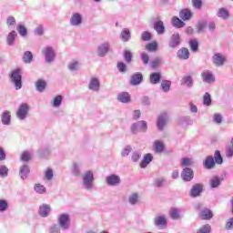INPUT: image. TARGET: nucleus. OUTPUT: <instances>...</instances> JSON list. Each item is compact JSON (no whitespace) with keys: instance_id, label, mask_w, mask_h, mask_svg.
<instances>
[{"instance_id":"nucleus-42","label":"nucleus","mask_w":233,"mask_h":233,"mask_svg":"<svg viewBox=\"0 0 233 233\" xmlns=\"http://www.w3.org/2000/svg\"><path fill=\"white\" fill-rule=\"evenodd\" d=\"M34 190L36 194H46V187L40 183L35 184Z\"/></svg>"},{"instance_id":"nucleus-64","label":"nucleus","mask_w":233,"mask_h":233,"mask_svg":"<svg viewBox=\"0 0 233 233\" xmlns=\"http://www.w3.org/2000/svg\"><path fill=\"white\" fill-rule=\"evenodd\" d=\"M6 25H7V26H15V25H16L15 17L8 16L6 18Z\"/></svg>"},{"instance_id":"nucleus-3","label":"nucleus","mask_w":233,"mask_h":233,"mask_svg":"<svg viewBox=\"0 0 233 233\" xmlns=\"http://www.w3.org/2000/svg\"><path fill=\"white\" fill-rule=\"evenodd\" d=\"M83 187L86 190L94 188V172L86 171L83 177Z\"/></svg>"},{"instance_id":"nucleus-19","label":"nucleus","mask_w":233,"mask_h":233,"mask_svg":"<svg viewBox=\"0 0 233 233\" xmlns=\"http://www.w3.org/2000/svg\"><path fill=\"white\" fill-rule=\"evenodd\" d=\"M52 212V208L48 204H43L39 207L38 214L41 218H48Z\"/></svg>"},{"instance_id":"nucleus-22","label":"nucleus","mask_w":233,"mask_h":233,"mask_svg":"<svg viewBox=\"0 0 233 233\" xmlns=\"http://www.w3.org/2000/svg\"><path fill=\"white\" fill-rule=\"evenodd\" d=\"M178 15L182 21H190L192 19V11L188 8L181 9Z\"/></svg>"},{"instance_id":"nucleus-55","label":"nucleus","mask_w":233,"mask_h":233,"mask_svg":"<svg viewBox=\"0 0 233 233\" xmlns=\"http://www.w3.org/2000/svg\"><path fill=\"white\" fill-rule=\"evenodd\" d=\"M61 103H63V96H56L53 100V106H55V108H57V106H61Z\"/></svg>"},{"instance_id":"nucleus-25","label":"nucleus","mask_w":233,"mask_h":233,"mask_svg":"<svg viewBox=\"0 0 233 233\" xmlns=\"http://www.w3.org/2000/svg\"><path fill=\"white\" fill-rule=\"evenodd\" d=\"M203 167L204 168H206V170H212V168L216 167V161L214 160V157H207L206 159L203 161Z\"/></svg>"},{"instance_id":"nucleus-15","label":"nucleus","mask_w":233,"mask_h":233,"mask_svg":"<svg viewBox=\"0 0 233 233\" xmlns=\"http://www.w3.org/2000/svg\"><path fill=\"white\" fill-rule=\"evenodd\" d=\"M203 184H195L189 191V196L191 198H199L203 192Z\"/></svg>"},{"instance_id":"nucleus-60","label":"nucleus","mask_w":233,"mask_h":233,"mask_svg":"<svg viewBox=\"0 0 233 233\" xmlns=\"http://www.w3.org/2000/svg\"><path fill=\"white\" fill-rule=\"evenodd\" d=\"M35 35H43L45 34V27L43 25H39L35 30H34Z\"/></svg>"},{"instance_id":"nucleus-18","label":"nucleus","mask_w":233,"mask_h":233,"mask_svg":"<svg viewBox=\"0 0 233 233\" xmlns=\"http://www.w3.org/2000/svg\"><path fill=\"white\" fill-rule=\"evenodd\" d=\"M30 175V166L24 164L19 168V176L22 181L28 179V176Z\"/></svg>"},{"instance_id":"nucleus-50","label":"nucleus","mask_w":233,"mask_h":233,"mask_svg":"<svg viewBox=\"0 0 233 233\" xmlns=\"http://www.w3.org/2000/svg\"><path fill=\"white\" fill-rule=\"evenodd\" d=\"M21 161H24V163H28L30 159H32V154L28 151H24L20 157Z\"/></svg>"},{"instance_id":"nucleus-20","label":"nucleus","mask_w":233,"mask_h":233,"mask_svg":"<svg viewBox=\"0 0 233 233\" xmlns=\"http://www.w3.org/2000/svg\"><path fill=\"white\" fill-rule=\"evenodd\" d=\"M1 121L2 125H5V127H10V125H12V115L10 114V111L5 110L2 113Z\"/></svg>"},{"instance_id":"nucleus-1","label":"nucleus","mask_w":233,"mask_h":233,"mask_svg":"<svg viewBox=\"0 0 233 233\" xmlns=\"http://www.w3.org/2000/svg\"><path fill=\"white\" fill-rule=\"evenodd\" d=\"M9 77L10 83L15 86V90H21L23 88V71L20 68L14 69Z\"/></svg>"},{"instance_id":"nucleus-47","label":"nucleus","mask_w":233,"mask_h":233,"mask_svg":"<svg viewBox=\"0 0 233 233\" xmlns=\"http://www.w3.org/2000/svg\"><path fill=\"white\" fill-rule=\"evenodd\" d=\"M189 47L192 52H198L199 49V42L197 39L189 40Z\"/></svg>"},{"instance_id":"nucleus-40","label":"nucleus","mask_w":233,"mask_h":233,"mask_svg":"<svg viewBox=\"0 0 233 233\" xmlns=\"http://www.w3.org/2000/svg\"><path fill=\"white\" fill-rule=\"evenodd\" d=\"M170 86H172V82L170 80H163L161 82L160 87L165 94L170 92Z\"/></svg>"},{"instance_id":"nucleus-6","label":"nucleus","mask_w":233,"mask_h":233,"mask_svg":"<svg viewBox=\"0 0 233 233\" xmlns=\"http://www.w3.org/2000/svg\"><path fill=\"white\" fill-rule=\"evenodd\" d=\"M153 225H155V227H157V228H159L160 230H163V228H167V225H168L167 217L165 215L155 217L153 219Z\"/></svg>"},{"instance_id":"nucleus-10","label":"nucleus","mask_w":233,"mask_h":233,"mask_svg":"<svg viewBox=\"0 0 233 233\" xmlns=\"http://www.w3.org/2000/svg\"><path fill=\"white\" fill-rule=\"evenodd\" d=\"M110 52V42H103L97 46L98 57H105Z\"/></svg>"},{"instance_id":"nucleus-8","label":"nucleus","mask_w":233,"mask_h":233,"mask_svg":"<svg viewBox=\"0 0 233 233\" xmlns=\"http://www.w3.org/2000/svg\"><path fill=\"white\" fill-rule=\"evenodd\" d=\"M167 119L168 115L167 114V112H163L158 116L157 120V127L159 132H163V130L165 129V126L167 125Z\"/></svg>"},{"instance_id":"nucleus-28","label":"nucleus","mask_w":233,"mask_h":233,"mask_svg":"<svg viewBox=\"0 0 233 233\" xmlns=\"http://www.w3.org/2000/svg\"><path fill=\"white\" fill-rule=\"evenodd\" d=\"M154 30L158 35H163L165 34V23L161 20L156 21L154 23Z\"/></svg>"},{"instance_id":"nucleus-23","label":"nucleus","mask_w":233,"mask_h":233,"mask_svg":"<svg viewBox=\"0 0 233 233\" xmlns=\"http://www.w3.org/2000/svg\"><path fill=\"white\" fill-rule=\"evenodd\" d=\"M177 57L181 61H187L190 57V51L187 47H182L177 52Z\"/></svg>"},{"instance_id":"nucleus-33","label":"nucleus","mask_w":233,"mask_h":233,"mask_svg":"<svg viewBox=\"0 0 233 233\" xmlns=\"http://www.w3.org/2000/svg\"><path fill=\"white\" fill-rule=\"evenodd\" d=\"M217 15L223 19L224 21H227L230 17V13L228 10H227L225 7L219 8L217 12Z\"/></svg>"},{"instance_id":"nucleus-7","label":"nucleus","mask_w":233,"mask_h":233,"mask_svg":"<svg viewBox=\"0 0 233 233\" xmlns=\"http://www.w3.org/2000/svg\"><path fill=\"white\" fill-rule=\"evenodd\" d=\"M46 57V63H53L56 60V51H54V47L46 46L43 51Z\"/></svg>"},{"instance_id":"nucleus-9","label":"nucleus","mask_w":233,"mask_h":233,"mask_svg":"<svg viewBox=\"0 0 233 233\" xmlns=\"http://www.w3.org/2000/svg\"><path fill=\"white\" fill-rule=\"evenodd\" d=\"M106 183L108 187H117V185H121V177L116 174H111L106 177Z\"/></svg>"},{"instance_id":"nucleus-2","label":"nucleus","mask_w":233,"mask_h":233,"mask_svg":"<svg viewBox=\"0 0 233 233\" xmlns=\"http://www.w3.org/2000/svg\"><path fill=\"white\" fill-rule=\"evenodd\" d=\"M30 112V105L26 103H22L18 106V109L16 111V117L20 121H25L26 117H28V113Z\"/></svg>"},{"instance_id":"nucleus-48","label":"nucleus","mask_w":233,"mask_h":233,"mask_svg":"<svg viewBox=\"0 0 233 233\" xmlns=\"http://www.w3.org/2000/svg\"><path fill=\"white\" fill-rule=\"evenodd\" d=\"M169 216L171 219H177L180 217V211L179 209L173 208L169 211Z\"/></svg>"},{"instance_id":"nucleus-58","label":"nucleus","mask_w":233,"mask_h":233,"mask_svg":"<svg viewBox=\"0 0 233 233\" xmlns=\"http://www.w3.org/2000/svg\"><path fill=\"white\" fill-rule=\"evenodd\" d=\"M8 177V167L5 165L0 166V177Z\"/></svg>"},{"instance_id":"nucleus-54","label":"nucleus","mask_w":233,"mask_h":233,"mask_svg":"<svg viewBox=\"0 0 233 233\" xmlns=\"http://www.w3.org/2000/svg\"><path fill=\"white\" fill-rule=\"evenodd\" d=\"M165 183H167V179H165L164 177L156 178L155 187H157V188H161L164 187Z\"/></svg>"},{"instance_id":"nucleus-35","label":"nucleus","mask_w":233,"mask_h":233,"mask_svg":"<svg viewBox=\"0 0 233 233\" xmlns=\"http://www.w3.org/2000/svg\"><path fill=\"white\" fill-rule=\"evenodd\" d=\"M46 81L43 80V79H38L35 82V88H36V92H39L40 94H43L44 90H46Z\"/></svg>"},{"instance_id":"nucleus-61","label":"nucleus","mask_w":233,"mask_h":233,"mask_svg":"<svg viewBox=\"0 0 233 233\" xmlns=\"http://www.w3.org/2000/svg\"><path fill=\"white\" fill-rule=\"evenodd\" d=\"M132 57H133L132 52H130L128 50L124 51V59H125L126 62L131 63L132 62Z\"/></svg>"},{"instance_id":"nucleus-31","label":"nucleus","mask_w":233,"mask_h":233,"mask_svg":"<svg viewBox=\"0 0 233 233\" xmlns=\"http://www.w3.org/2000/svg\"><path fill=\"white\" fill-rule=\"evenodd\" d=\"M83 165L81 163L74 162L71 167V172L73 176L78 177V176H81V167Z\"/></svg>"},{"instance_id":"nucleus-26","label":"nucleus","mask_w":233,"mask_h":233,"mask_svg":"<svg viewBox=\"0 0 233 233\" xmlns=\"http://www.w3.org/2000/svg\"><path fill=\"white\" fill-rule=\"evenodd\" d=\"M163 57L161 56H156L153 60L149 62L150 68H153V70H156V68H159L160 66H163Z\"/></svg>"},{"instance_id":"nucleus-52","label":"nucleus","mask_w":233,"mask_h":233,"mask_svg":"<svg viewBox=\"0 0 233 233\" xmlns=\"http://www.w3.org/2000/svg\"><path fill=\"white\" fill-rule=\"evenodd\" d=\"M212 230V227L209 224H206L202 226L197 233H210Z\"/></svg>"},{"instance_id":"nucleus-12","label":"nucleus","mask_w":233,"mask_h":233,"mask_svg":"<svg viewBox=\"0 0 233 233\" xmlns=\"http://www.w3.org/2000/svg\"><path fill=\"white\" fill-rule=\"evenodd\" d=\"M130 85L132 86H139L143 83V74L141 72H137L131 76Z\"/></svg>"},{"instance_id":"nucleus-30","label":"nucleus","mask_w":233,"mask_h":233,"mask_svg":"<svg viewBox=\"0 0 233 233\" xmlns=\"http://www.w3.org/2000/svg\"><path fill=\"white\" fill-rule=\"evenodd\" d=\"M171 25L172 26H174V28H184L185 26V22L180 19L179 17L177 16H173L171 18Z\"/></svg>"},{"instance_id":"nucleus-51","label":"nucleus","mask_w":233,"mask_h":233,"mask_svg":"<svg viewBox=\"0 0 233 233\" xmlns=\"http://www.w3.org/2000/svg\"><path fill=\"white\" fill-rule=\"evenodd\" d=\"M8 210V201L6 199H0V213Z\"/></svg>"},{"instance_id":"nucleus-63","label":"nucleus","mask_w":233,"mask_h":233,"mask_svg":"<svg viewBox=\"0 0 233 233\" xmlns=\"http://www.w3.org/2000/svg\"><path fill=\"white\" fill-rule=\"evenodd\" d=\"M141 39L142 41H150V39H152V34L148 31H145L142 33Z\"/></svg>"},{"instance_id":"nucleus-46","label":"nucleus","mask_w":233,"mask_h":233,"mask_svg":"<svg viewBox=\"0 0 233 233\" xmlns=\"http://www.w3.org/2000/svg\"><path fill=\"white\" fill-rule=\"evenodd\" d=\"M213 159L217 165H223V157L221 156V152L219 150L215 151Z\"/></svg>"},{"instance_id":"nucleus-57","label":"nucleus","mask_w":233,"mask_h":233,"mask_svg":"<svg viewBox=\"0 0 233 233\" xmlns=\"http://www.w3.org/2000/svg\"><path fill=\"white\" fill-rule=\"evenodd\" d=\"M45 177L47 181H52L54 177V170L52 168H47L45 172Z\"/></svg>"},{"instance_id":"nucleus-41","label":"nucleus","mask_w":233,"mask_h":233,"mask_svg":"<svg viewBox=\"0 0 233 233\" xmlns=\"http://www.w3.org/2000/svg\"><path fill=\"white\" fill-rule=\"evenodd\" d=\"M16 31L18 32L19 35H21V37H26V35H28V29L26 26H25V25H17Z\"/></svg>"},{"instance_id":"nucleus-44","label":"nucleus","mask_w":233,"mask_h":233,"mask_svg":"<svg viewBox=\"0 0 233 233\" xmlns=\"http://www.w3.org/2000/svg\"><path fill=\"white\" fill-rule=\"evenodd\" d=\"M157 42L154 41L146 45V50H147V52H157Z\"/></svg>"},{"instance_id":"nucleus-56","label":"nucleus","mask_w":233,"mask_h":233,"mask_svg":"<svg viewBox=\"0 0 233 233\" xmlns=\"http://www.w3.org/2000/svg\"><path fill=\"white\" fill-rule=\"evenodd\" d=\"M131 159L133 163H137L141 159V152L134 151L131 155Z\"/></svg>"},{"instance_id":"nucleus-45","label":"nucleus","mask_w":233,"mask_h":233,"mask_svg":"<svg viewBox=\"0 0 233 233\" xmlns=\"http://www.w3.org/2000/svg\"><path fill=\"white\" fill-rule=\"evenodd\" d=\"M128 202L131 205H137L139 203V194L137 193H133L128 197Z\"/></svg>"},{"instance_id":"nucleus-59","label":"nucleus","mask_w":233,"mask_h":233,"mask_svg":"<svg viewBox=\"0 0 233 233\" xmlns=\"http://www.w3.org/2000/svg\"><path fill=\"white\" fill-rule=\"evenodd\" d=\"M49 233H61V228L57 224H53L49 227Z\"/></svg>"},{"instance_id":"nucleus-5","label":"nucleus","mask_w":233,"mask_h":233,"mask_svg":"<svg viewBox=\"0 0 233 233\" xmlns=\"http://www.w3.org/2000/svg\"><path fill=\"white\" fill-rule=\"evenodd\" d=\"M58 225L62 230H68L70 228V216L68 214H61L58 217Z\"/></svg>"},{"instance_id":"nucleus-24","label":"nucleus","mask_w":233,"mask_h":233,"mask_svg":"<svg viewBox=\"0 0 233 233\" xmlns=\"http://www.w3.org/2000/svg\"><path fill=\"white\" fill-rule=\"evenodd\" d=\"M181 86H187V88H192L194 86V78L191 76H184L180 80Z\"/></svg>"},{"instance_id":"nucleus-4","label":"nucleus","mask_w":233,"mask_h":233,"mask_svg":"<svg viewBox=\"0 0 233 233\" xmlns=\"http://www.w3.org/2000/svg\"><path fill=\"white\" fill-rule=\"evenodd\" d=\"M148 126L147 121L141 120L137 121L131 126L132 134H138V132H147Z\"/></svg>"},{"instance_id":"nucleus-21","label":"nucleus","mask_w":233,"mask_h":233,"mask_svg":"<svg viewBox=\"0 0 233 233\" xmlns=\"http://www.w3.org/2000/svg\"><path fill=\"white\" fill-rule=\"evenodd\" d=\"M212 61L217 66H223L225 61H227V57L219 53H216L212 57Z\"/></svg>"},{"instance_id":"nucleus-13","label":"nucleus","mask_w":233,"mask_h":233,"mask_svg":"<svg viewBox=\"0 0 233 233\" xmlns=\"http://www.w3.org/2000/svg\"><path fill=\"white\" fill-rule=\"evenodd\" d=\"M183 181L189 182L194 179V170L190 167H185L181 172Z\"/></svg>"},{"instance_id":"nucleus-38","label":"nucleus","mask_w":233,"mask_h":233,"mask_svg":"<svg viewBox=\"0 0 233 233\" xmlns=\"http://www.w3.org/2000/svg\"><path fill=\"white\" fill-rule=\"evenodd\" d=\"M200 216L202 218V219H212V218H214V213H212V210L205 208L204 209L201 210L200 212Z\"/></svg>"},{"instance_id":"nucleus-62","label":"nucleus","mask_w":233,"mask_h":233,"mask_svg":"<svg viewBox=\"0 0 233 233\" xmlns=\"http://www.w3.org/2000/svg\"><path fill=\"white\" fill-rule=\"evenodd\" d=\"M180 123H182V125H192L193 121L192 118H190V116H182L180 117Z\"/></svg>"},{"instance_id":"nucleus-29","label":"nucleus","mask_w":233,"mask_h":233,"mask_svg":"<svg viewBox=\"0 0 233 233\" xmlns=\"http://www.w3.org/2000/svg\"><path fill=\"white\" fill-rule=\"evenodd\" d=\"M15 37H17V32H15V30L8 33L6 36L7 46H14V45H15Z\"/></svg>"},{"instance_id":"nucleus-43","label":"nucleus","mask_w":233,"mask_h":233,"mask_svg":"<svg viewBox=\"0 0 233 233\" xmlns=\"http://www.w3.org/2000/svg\"><path fill=\"white\" fill-rule=\"evenodd\" d=\"M24 63L30 64L34 61V55L30 51H25L23 56Z\"/></svg>"},{"instance_id":"nucleus-37","label":"nucleus","mask_w":233,"mask_h":233,"mask_svg":"<svg viewBox=\"0 0 233 233\" xmlns=\"http://www.w3.org/2000/svg\"><path fill=\"white\" fill-rule=\"evenodd\" d=\"M151 85H157L161 81V73L160 72H154L150 74L149 76Z\"/></svg>"},{"instance_id":"nucleus-27","label":"nucleus","mask_w":233,"mask_h":233,"mask_svg":"<svg viewBox=\"0 0 233 233\" xmlns=\"http://www.w3.org/2000/svg\"><path fill=\"white\" fill-rule=\"evenodd\" d=\"M154 160V156L152 154L147 153L144 155L143 160L140 163V168H147L150 163Z\"/></svg>"},{"instance_id":"nucleus-39","label":"nucleus","mask_w":233,"mask_h":233,"mask_svg":"<svg viewBox=\"0 0 233 233\" xmlns=\"http://www.w3.org/2000/svg\"><path fill=\"white\" fill-rule=\"evenodd\" d=\"M119 103H130V94L128 92H122L117 96Z\"/></svg>"},{"instance_id":"nucleus-34","label":"nucleus","mask_w":233,"mask_h":233,"mask_svg":"<svg viewBox=\"0 0 233 233\" xmlns=\"http://www.w3.org/2000/svg\"><path fill=\"white\" fill-rule=\"evenodd\" d=\"M209 187L210 188H218V187H221V177L218 176L211 177L209 180Z\"/></svg>"},{"instance_id":"nucleus-16","label":"nucleus","mask_w":233,"mask_h":233,"mask_svg":"<svg viewBox=\"0 0 233 233\" xmlns=\"http://www.w3.org/2000/svg\"><path fill=\"white\" fill-rule=\"evenodd\" d=\"M179 45H181V36L179 35V33H175L171 35L168 46L169 48H177Z\"/></svg>"},{"instance_id":"nucleus-11","label":"nucleus","mask_w":233,"mask_h":233,"mask_svg":"<svg viewBox=\"0 0 233 233\" xmlns=\"http://www.w3.org/2000/svg\"><path fill=\"white\" fill-rule=\"evenodd\" d=\"M88 89L92 92H99L101 90V80L97 77H93L89 80Z\"/></svg>"},{"instance_id":"nucleus-14","label":"nucleus","mask_w":233,"mask_h":233,"mask_svg":"<svg viewBox=\"0 0 233 233\" xmlns=\"http://www.w3.org/2000/svg\"><path fill=\"white\" fill-rule=\"evenodd\" d=\"M201 77L203 83H207L208 85H211V83H216V78L212 72L206 70L201 73Z\"/></svg>"},{"instance_id":"nucleus-36","label":"nucleus","mask_w":233,"mask_h":233,"mask_svg":"<svg viewBox=\"0 0 233 233\" xmlns=\"http://www.w3.org/2000/svg\"><path fill=\"white\" fill-rule=\"evenodd\" d=\"M153 150H155L157 154H161V152L165 151V144L159 140L155 141L153 144Z\"/></svg>"},{"instance_id":"nucleus-32","label":"nucleus","mask_w":233,"mask_h":233,"mask_svg":"<svg viewBox=\"0 0 233 233\" xmlns=\"http://www.w3.org/2000/svg\"><path fill=\"white\" fill-rule=\"evenodd\" d=\"M132 38V34L128 28H124L120 34V39L123 43H128V40Z\"/></svg>"},{"instance_id":"nucleus-17","label":"nucleus","mask_w":233,"mask_h":233,"mask_svg":"<svg viewBox=\"0 0 233 233\" xmlns=\"http://www.w3.org/2000/svg\"><path fill=\"white\" fill-rule=\"evenodd\" d=\"M71 26H79L83 25V16L79 13H74L69 20Z\"/></svg>"},{"instance_id":"nucleus-49","label":"nucleus","mask_w":233,"mask_h":233,"mask_svg":"<svg viewBox=\"0 0 233 233\" xmlns=\"http://www.w3.org/2000/svg\"><path fill=\"white\" fill-rule=\"evenodd\" d=\"M203 105L206 106H210V105H212V96H210L209 93H205L203 96Z\"/></svg>"},{"instance_id":"nucleus-53","label":"nucleus","mask_w":233,"mask_h":233,"mask_svg":"<svg viewBox=\"0 0 233 233\" xmlns=\"http://www.w3.org/2000/svg\"><path fill=\"white\" fill-rule=\"evenodd\" d=\"M140 59H141L143 65H148V63H150V56H148L145 52H142L140 54Z\"/></svg>"}]
</instances>
